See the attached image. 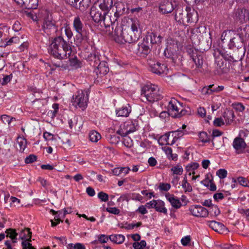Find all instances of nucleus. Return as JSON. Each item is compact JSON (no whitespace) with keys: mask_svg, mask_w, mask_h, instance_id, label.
<instances>
[{"mask_svg":"<svg viewBox=\"0 0 249 249\" xmlns=\"http://www.w3.org/2000/svg\"><path fill=\"white\" fill-rule=\"evenodd\" d=\"M215 63L217 66L222 71H225V68H226V63L222 59H219V58L216 59Z\"/></svg>","mask_w":249,"mask_h":249,"instance_id":"54","label":"nucleus"},{"mask_svg":"<svg viewBox=\"0 0 249 249\" xmlns=\"http://www.w3.org/2000/svg\"><path fill=\"white\" fill-rule=\"evenodd\" d=\"M72 26L76 33H81L82 31L86 30L84 25L79 16L74 17L72 22Z\"/></svg>","mask_w":249,"mask_h":249,"instance_id":"22","label":"nucleus"},{"mask_svg":"<svg viewBox=\"0 0 249 249\" xmlns=\"http://www.w3.org/2000/svg\"><path fill=\"white\" fill-rule=\"evenodd\" d=\"M167 136L168 137V145H173L177 141L176 137H174V134L172 132L166 133Z\"/></svg>","mask_w":249,"mask_h":249,"instance_id":"51","label":"nucleus"},{"mask_svg":"<svg viewBox=\"0 0 249 249\" xmlns=\"http://www.w3.org/2000/svg\"><path fill=\"white\" fill-rule=\"evenodd\" d=\"M168 137L167 136L166 133L161 136L158 139V143L160 145H168Z\"/></svg>","mask_w":249,"mask_h":249,"instance_id":"55","label":"nucleus"},{"mask_svg":"<svg viewBox=\"0 0 249 249\" xmlns=\"http://www.w3.org/2000/svg\"><path fill=\"white\" fill-rule=\"evenodd\" d=\"M189 211L191 214L195 217L206 218L209 216L208 210L199 205H194L190 206Z\"/></svg>","mask_w":249,"mask_h":249,"instance_id":"12","label":"nucleus"},{"mask_svg":"<svg viewBox=\"0 0 249 249\" xmlns=\"http://www.w3.org/2000/svg\"><path fill=\"white\" fill-rule=\"evenodd\" d=\"M77 34L75 41L78 45L84 46L89 44V38L86 30L82 31L81 33H77Z\"/></svg>","mask_w":249,"mask_h":249,"instance_id":"16","label":"nucleus"},{"mask_svg":"<svg viewBox=\"0 0 249 249\" xmlns=\"http://www.w3.org/2000/svg\"><path fill=\"white\" fill-rule=\"evenodd\" d=\"M50 54L59 60L69 58L72 52L70 43L59 36L54 37L48 48Z\"/></svg>","mask_w":249,"mask_h":249,"instance_id":"2","label":"nucleus"},{"mask_svg":"<svg viewBox=\"0 0 249 249\" xmlns=\"http://www.w3.org/2000/svg\"><path fill=\"white\" fill-rule=\"evenodd\" d=\"M20 7L23 8L31 9H36L38 6V0H15Z\"/></svg>","mask_w":249,"mask_h":249,"instance_id":"15","label":"nucleus"},{"mask_svg":"<svg viewBox=\"0 0 249 249\" xmlns=\"http://www.w3.org/2000/svg\"><path fill=\"white\" fill-rule=\"evenodd\" d=\"M146 38L147 42L150 41L151 44H156L160 42V36H157L153 33H149L146 36Z\"/></svg>","mask_w":249,"mask_h":249,"instance_id":"33","label":"nucleus"},{"mask_svg":"<svg viewBox=\"0 0 249 249\" xmlns=\"http://www.w3.org/2000/svg\"><path fill=\"white\" fill-rule=\"evenodd\" d=\"M233 108L237 111L243 112L245 110V107L240 103H234L232 105Z\"/></svg>","mask_w":249,"mask_h":249,"instance_id":"56","label":"nucleus"},{"mask_svg":"<svg viewBox=\"0 0 249 249\" xmlns=\"http://www.w3.org/2000/svg\"><path fill=\"white\" fill-rule=\"evenodd\" d=\"M109 240L117 244H121L125 240V237L121 234H114L109 236Z\"/></svg>","mask_w":249,"mask_h":249,"instance_id":"31","label":"nucleus"},{"mask_svg":"<svg viewBox=\"0 0 249 249\" xmlns=\"http://www.w3.org/2000/svg\"><path fill=\"white\" fill-rule=\"evenodd\" d=\"M190 241H191V237L190 235L185 236L183 237L181 239V244L183 246H188L190 244Z\"/></svg>","mask_w":249,"mask_h":249,"instance_id":"62","label":"nucleus"},{"mask_svg":"<svg viewBox=\"0 0 249 249\" xmlns=\"http://www.w3.org/2000/svg\"><path fill=\"white\" fill-rule=\"evenodd\" d=\"M186 52L190 56V60L195 64V69H201L203 64L201 54L191 46L186 47Z\"/></svg>","mask_w":249,"mask_h":249,"instance_id":"6","label":"nucleus"},{"mask_svg":"<svg viewBox=\"0 0 249 249\" xmlns=\"http://www.w3.org/2000/svg\"><path fill=\"white\" fill-rule=\"evenodd\" d=\"M64 29V32L66 36L68 37V39H70L73 36V33L70 27V24L68 21H66L64 24L63 26L61 28V30H62Z\"/></svg>","mask_w":249,"mask_h":249,"instance_id":"34","label":"nucleus"},{"mask_svg":"<svg viewBox=\"0 0 249 249\" xmlns=\"http://www.w3.org/2000/svg\"><path fill=\"white\" fill-rule=\"evenodd\" d=\"M89 140L93 142H97L101 139V134L96 130H91L89 134Z\"/></svg>","mask_w":249,"mask_h":249,"instance_id":"35","label":"nucleus"},{"mask_svg":"<svg viewBox=\"0 0 249 249\" xmlns=\"http://www.w3.org/2000/svg\"><path fill=\"white\" fill-rule=\"evenodd\" d=\"M154 209L158 212L163 213L166 215L167 214L168 211L165 207V203L160 199L155 200Z\"/></svg>","mask_w":249,"mask_h":249,"instance_id":"26","label":"nucleus"},{"mask_svg":"<svg viewBox=\"0 0 249 249\" xmlns=\"http://www.w3.org/2000/svg\"><path fill=\"white\" fill-rule=\"evenodd\" d=\"M32 232L29 229H24L19 233V238L22 240V249H35L30 243Z\"/></svg>","mask_w":249,"mask_h":249,"instance_id":"11","label":"nucleus"},{"mask_svg":"<svg viewBox=\"0 0 249 249\" xmlns=\"http://www.w3.org/2000/svg\"><path fill=\"white\" fill-rule=\"evenodd\" d=\"M67 249H86L84 245L80 243L76 244H69L67 246Z\"/></svg>","mask_w":249,"mask_h":249,"instance_id":"47","label":"nucleus"},{"mask_svg":"<svg viewBox=\"0 0 249 249\" xmlns=\"http://www.w3.org/2000/svg\"><path fill=\"white\" fill-rule=\"evenodd\" d=\"M148 64L150 71L157 74L166 73L168 71L167 66L165 64L161 63L152 59L148 60Z\"/></svg>","mask_w":249,"mask_h":249,"instance_id":"10","label":"nucleus"},{"mask_svg":"<svg viewBox=\"0 0 249 249\" xmlns=\"http://www.w3.org/2000/svg\"><path fill=\"white\" fill-rule=\"evenodd\" d=\"M113 6L112 0H102L99 5V8L103 11V13H110L111 8Z\"/></svg>","mask_w":249,"mask_h":249,"instance_id":"23","label":"nucleus"},{"mask_svg":"<svg viewBox=\"0 0 249 249\" xmlns=\"http://www.w3.org/2000/svg\"><path fill=\"white\" fill-rule=\"evenodd\" d=\"M124 126H126L128 133L133 132L139 128L138 124L136 121H127L124 122Z\"/></svg>","mask_w":249,"mask_h":249,"instance_id":"32","label":"nucleus"},{"mask_svg":"<svg viewBox=\"0 0 249 249\" xmlns=\"http://www.w3.org/2000/svg\"><path fill=\"white\" fill-rule=\"evenodd\" d=\"M199 167V164L197 162H192L186 166V171L189 172V175L195 174V170Z\"/></svg>","mask_w":249,"mask_h":249,"instance_id":"37","label":"nucleus"},{"mask_svg":"<svg viewBox=\"0 0 249 249\" xmlns=\"http://www.w3.org/2000/svg\"><path fill=\"white\" fill-rule=\"evenodd\" d=\"M175 18L179 23L184 24L190 22L191 15L185 11H183L182 9H178Z\"/></svg>","mask_w":249,"mask_h":249,"instance_id":"14","label":"nucleus"},{"mask_svg":"<svg viewBox=\"0 0 249 249\" xmlns=\"http://www.w3.org/2000/svg\"><path fill=\"white\" fill-rule=\"evenodd\" d=\"M103 18L102 19V25H104L106 28L112 27L114 29L115 22L119 17V14L117 12H110L107 14L103 13Z\"/></svg>","mask_w":249,"mask_h":249,"instance_id":"8","label":"nucleus"},{"mask_svg":"<svg viewBox=\"0 0 249 249\" xmlns=\"http://www.w3.org/2000/svg\"><path fill=\"white\" fill-rule=\"evenodd\" d=\"M88 99V95L80 90L73 95L71 103L75 107H79L84 110L87 107Z\"/></svg>","mask_w":249,"mask_h":249,"instance_id":"5","label":"nucleus"},{"mask_svg":"<svg viewBox=\"0 0 249 249\" xmlns=\"http://www.w3.org/2000/svg\"><path fill=\"white\" fill-rule=\"evenodd\" d=\"M6 233L7 234L6 236L10 238L13 243H16L17 242V236L18 235V233L16 232V231L14 229H8L6 231Z\"/></svg>","mask_w":249,"mask_h":249,"instance_id":"38","label":"nucleus"},{"mask_svg":"<svg viewBox=\"0 0 249 249\" xmlns=\"http://www.w3.org/2000/svg\"><path fill=\"white\" fill-rule=\"evenodd\" d=\"M97 65L96 70L97 74L105 75L109 71L108 66L106 62L102 61Z\"/></svg>","mask_w":249,"mask_h":249,"instance_id":"27","label":"nucleus"},{"mask_svg":"<svg viewBox=\"0 0 249 249\" xmlns=\"http://www.w3.org/2000/svg\"><path fill=\"white\" fill-rule=\"evenodd\" d=\"M41 29L47 36L53 35L58 31L57 26L55 25L52 17L49 15L44 18L41 25Z\"/></svg>","mask_w":249,"mask_h":249,"instance_id":"7","label":"nucleus"},{"mask_svg":"<svg viewBox=\"0 0 249 249\" xmlns=\"http://www.w3.org/2000/svg\"><path fill=\"white\" fill-rule=\"evenodd\" d=\"M88 58L89 61L94 62L93 66L94 67H96V65L100 61L98 53L96 52L95 51L92 52L90 53V54L88 55Z\"/></svg>","mask_w":249,"mask_h":249,"instance_id":"36","label":"nucleus"},{"mask_svg":"<svg viewBox=\"0 0 249 249\" xmlns=\"http://www.w3.org/2000/svg\"><path fill=\"white\" fill-rule=\"evenodd\" d=\"M234 148L238 151L244 150L246 147V143L244 139L241 137L235 138L232 143Z\"/></svg>","mask_w":249,"mask_h":249,"instance_id":"24","label":"nucleus"},{"mask_svg":"<svg viewBox=\"0 0 249 249\" xmlns=\"http://www.w3.org/2000/svg\"><path fill=\"white\" fill-rule=\"evenodd\" d=\"M123 143L127 147H131L133 145L132 140L127 135L123 136Z\"/></svg>","mask_w":249,"mask_h":249,"instance_id":"48","label":"nucleus"},{"mask_svg":"<svg viewBox=\"0 0 249 249\" xmlns=\"http://www.w3.org/2000/svg\"><path fill=\"white\" fill-rule=\"evenodd\" d=\"M216 175L220 179H224L227 177L228 172L225 169H219L216 171Z\"/></svg>","mask_w":249,"mask_h":249,"instance_id":"49","label":"nucleus"},{"mask_svg":"<svg viewBox=\"0 0 249 249\" xmlns=\"http://www.w3.org/2000/svg\"><path fill=\"white\" fill-rule=\"evenodd\" d=\"M236 35L244 41L249 39V27L240 28L238 29Z\"/></svg>","mask_w":249,"mask_h":249,"instance_id":"28","label":"nucleus"},{"mask_svg":"<svg viewBox=\"0 0 249 249\" xmlns=\"http://www.w3.org/2000/svg\"><path fill=\"white\" fill-rule=\"evenodd\" d=\"M201 183L211 191H213L216 190V186L213 181L212 176L210 174L205 175V179Z\"/></svg>","mask_w":249,"mask_h":249,"instance_id":"20","label":"nucleus"},{"mask_svg":"<svg viewBox=\"0 0 249 249\" xmlns=\"http://www.w3.org/2000/svg\"><path fill=\"white\" fill-rule=\"evenodd\" d=\"M136 212L142 214H145L148 213V211L146 209V207L145 205L140 206L136 210Z\"/></svg>","mask_w":249,"mask_h":249,"instance_id":"63","label":"nucleus"},{"mask_svg":"<svg viewBox=\"0 0 249 249\" xmlns=\"http://www.w3.org/2000/svg\"><path fill=\"white\" fill-rule=\"evenodd\" d=\"M214 85H210L208 87H205L202 89V93L204 95L211 94L213 93L212 88Z\"/></svg>","mask_w":249,"mask_h":249,"instance_id":"57","label":"nucleus"},{"mask_svg":"<svg viewBox=\"0 0 249 249\" xmlns=\"http://www.w3.org/2000/svg\"><path fill=\"white\" fill-rule=\"evenodd\" d=\"M150 52L149 46L144 42L139 44L137 53L138 55L145 57Z\"/></svg>","mask_w":249,"mask_h":249,"instance_id":"25","label":"nucleus"},{"mask_svg":"<svg viewBox=\"0 0 249 249\" xmlns=\"http://www.w3.org/2000/svg\"><path fill=\"white\" fill-rule=\"evenodd\" d=\"M175 8V5L172 1H164L159 6V11L163 14L171 13Z\"/></svg>","mask_w":249,"mask_h":249,"instance_id":"18","label":"nucleus"},{"mask_svg":"<svg viewBox=\"0 0 249 249\" xmlns=\"http://www.w3.org/2000/svg\"><path fill=\"white\" fill-rule=\"evenodd\" d=\"M238 211L240 213L245 216L249 220V209H244L243 208H239Z\"/></svg>","mask_w":249,"mask_h":249,"instance_id":"64","label":"nucleus"},{"mask_svg":"<svg viewBox=\"0 0 249 249\" xmlns=\"http://www.w3.org/2000/svg\"><path fill=\"white\" fill-rule=\"evenodd\" d=\"M146 246V243L144 240L140 242H135L133 244V247L134 249H143Z\"/></svg>","mask_w":249,"mask_h":249,"instance_id":"43","label":"nucleus"},{"mask_svg":"<svg viewBox=\"0 0 249 249\" xmlns=\"http://www.w3.org/2000/svg\"><path fill=\"white\" fill-rule=\"evenodd\" d=\"M234 18L240 23H246L249 20V11L245 8H238L235 11Z\"/></svg>","mask_w":249,"mask_h":249,"instance_id":"13","label":"nucleus"},{"mask_svg":"<svg viewBox=\"0 0 249 249\" xmlns=\"http://www.w3.org/2000/svg\"><path fill=\"white\" fill-rule=\"evenodd\" d=\"M151 144L152 143L149 141L147 140H144L140 143V146L141 149L140 150L142 151V153H145L147 148H148Z\"/></svg>","mask_w":249,"mask_h":249,"instance_id":"42","label":"nucleus"},{"mask_svg":"<svg viewBox=\"0 0 249 249\" xmlns=\"http://www.w3.org/2000/svg\"><path fill=\"white\" fill-rule=\"evenodd\" d=\"M244 42V41L236 35L234 37L230 39L228 46L230 49H233V48H239L243 46Z\"/></svg>","mask_w":249,"mask_h":249,"instance_id":"21","label":"nucleus"},{"mask_svg":"<svg viewBox=\"0 0 249 249\" xmlns=\"http://www.w3.org/2000/svg\"><path fill=\"white\" fill-rule=\"evenodd\" d=\"M138 21L132 18L127 20L122 25H117L112 33L114 41L119 44L135 42L139 38L138 27Z\"/></svg>","mask_w":249,"mask_h":249,"instance_id":"1","label":"nucleus"},{"mask_svg":"<svg viewBox=\"0 0 249 249\" xmlns=\"http://www.w3.org/2000/svg\"><path fill=\"white\" fill-rule=\"evenodd\" d=\"M16 147L20 153L27 154L29 149L27 147V141L23 137H18L17 139Z\"/></svg>","mask_w":249,"mask_h":249,"instance_id":"19","label":"nucleus"},{"mask_svg":"<svg viewBox=\"0 0 249 249\" xmlns=\"http://www.w3.org/2000/svg\"><path fill=\"white\" fill-rule=\"evenodd\" d=\"M181 186L185 192H191L192 191V187L190 184L187 182L186 177L184 178L181 183Z\"/></svg>","mask_w":249,"mask_h":249,"instance_id":"40","label":"nucleus"},{"mask_svg":"<svg viewBox=\"0 0 249 249\" xmlns=\"http://www.w3.org/2000/svg\"><path fill=\"white\" fill-rule=\"evenodd\" d=\"M225 124L221 118H216L213 121V125L215 126H221Z\"/></svg>","mask_w":249,"mask_h":249,"instance_id":"61","label":"nucleus"},{"mask_svg":"<svg viewBox=\"0 0 249 249\" xmlns=\"http://www.w3.org/2000/svg\"><path fill=\"white\" fill-rule=\"evenodd\" d=\"M199 139L203 142H207L210 141V137L206 132H201L199 134Z\"/></svg>","mask_w":249,"mask_h":249,"instance_id":"45","label":"nucleus"},{"mask_svg":"<svg viewBox=\"0 0 249 249\" xmlns=\"http://www.w3.org/2000/svg\"><path fill=\"white\" fill-rule=\"evenodd\" d=\"M90 15L95 22L100 23L102 25L103 12L101 9L93 6L91 8Z\"/></svg>","mask_w":249,"mask_h":249,"instance_id":"17","label":"nucleus"},{"mask_svg":"<svg viewBox=\"0 0 249 249\" xmlns=\"http://www.w3.org/2000/svg\"><path fill=\"white\" fill-rule=\"evenodd\" d=\"M98 197L102 202H107L108 200V195L104 192H100L97 195Z\"/></svg>","mask_w":249,"mask_h":249,"instance_id":"59","label":"nucleus"},{"mask_svg":"<svg viewBox=\"0 0 249 249\" xmlns=\"http://www.w3.org/2000/svg\"><path fill=\"white\" fill-rule=\"evenodd\" d=\"M43 137L46 141H53L56 140V137L55 135L47 131H45L43 133Z\"/></svg>","mask_w":249,"mask_h":249,"instance_id":"53","label":"nucleus"},{"mask_svg":"<svg viewBox=\"0 0 249 249\" xmlns=\"http://www.w3.org/2000/svg\"><path fill=\"white\" fill-rule=\"evenodd\" d=\"M98 241L101 243H106L109 239V236L105 234H98L96 236Z\"/></svg>","mask_w":249,"mask_h":249,"instance_id":"52","label":"nucleus"},{"mask_svg":"<svg viewBox=\"0 0 249 249\" xmlns=\"http://www.w3.org/2000/svg\"><path fill=\"white\" fill-rule=\"evenodd\" d=\"M142 95L149 102H154L162 98V91L158 86L153 84L144 85L142 89Z\"/></svg>","mask_w":249,"mask_h":249,"instance_id":"4","label":"nucleus"},{"mask_svg":"<svg viewBox=\"0 0 249 249\" xmlns=\"http://www.w3.org/2000/svg\"><path fill=\"white\" fill-rule=\"evenodd\" d=\"M116 133L122 137L125 136L128 134L126 126H124V123L121 124Z\"/></svg>","mask_w":249,"mask_h":249,"instance_id":"41","label":"nucleus"},{"mask_svg":"<svg viewBox=\"0 0 249 249\" xmlns=\"http://www.w3.org/2000/svg\"><path fill=\"white\" fill-rule=\"evenodd\" d=\"M183 104L175 98H171L168 102L167 108L168 114L173 118H180L191 113L190 108L183 107Z\"/></svg>","mask_w":249,"mask_h":249,"instance_id":"3","label":"nucleus"},{"mask_svg":"<svg viewBox=\"0 0 249 249\" xmlns=\"http://www.w3.org/2000/svg\"><path fill=\"white\" fill-rule=\"evenodd\" d=\"M131 111V107L127 104V106L123 107L118 109H116V114L118 117H127Z\"/></svg>","mask_w":249,"mask_h":249,"instance_id":"29","label":"nucleus"},{"mask_svg":"<svg viewBox=\"0 0 249 249\" xmlns=\"http://www.w3.org/2000/svg\"><path fill=\"white\" fill-rule=\"evenodd\" d=\"M20 43V39L18 36H14L9 39L6 41V43L4 45V47L6 46L11 45L13 44H19Z\"/></svg>","mask_w":249,"mask_h":249,"instance_id":"44","label":"nucleus"},{"mask_svg":"<svg viewBox=\"0 0 249 249\" xmlns=\"http://www.w3.org/2000/svg\"><path fill=\"white\" fill-rule=\"evenodd\" d=\"M234 117L233 111L231 110L224 111L223 114L224 121L226 124H231L233 122Z\"/></svg>","mask_w":249,"mask_h":249,"instance_id":"30","label":"nucleus"},{"mask_svg":"<svg viewBox=\"0 0 249 249\" xmlns=\"http://www.w3.org/2000/svg\"><path fill=\"white\" fill-rule=\"evenodd\" d=\"M165 197L172 206L175 209H179L182 206L186 205L188 203L187 197L184 195H182L180 198H178L173 195L167 194L165 195Z\"/></svg>","mask_w":249,"mask_h":249,"instance_id":"9","label":"nucleus"},{"mask_svg":"<svg viewBox=\"0 0 249 249\" xmlns=\"http://www.w3.org/2000/svg\"><path fill=\"white\" fill-rule=\"evenodd\" d=\"M171 170L174 175H181L183 172V168L181 167V166L179 165H177L173 167L171 169Z\"/></svg>","mask_w":249,"mask_h":249,"instance_id":"46","label":"nucleus"},{"mask_svg":"<svg viewBox=\"0 0 249 249\" xmlns=\"http://www.w3.org/2000/svg\"><path fill=\"white\" fill-rule=\"evenodd\" d=\"M157 148L155 146L153 145V144H151L149 147L147 148V150L145 151L146 154H156V151H157Z\"/></svg>","mask_w":249,"mask_h":249,"instance_id":"60","label":"nucleus"},{"mask_svg":"<svg viewBox=\"0 0 249 249\" xmlns=\"http://www.w3.org/2000/svg\"><path fill=\"white\" fill-rule=\"evenodd\" d=\"M216 231L221 234H225L228 232V230L223 224L219 223V225Z\"/></svg>","mask_w":249,"mask_h":249,"instance_id":"58","label":"nucleus"},{"mask_svg":"<svg viewBox=\"0 0 249 249\" xmlns=\"http://www.w3.org/2000/svg\"><path fill=\"white\" fill-rule=\"evenodd\" d=\"M186 131V130H183L181 128H179L177 130L172 131V132L174 134V137H176L178 141L185 134Z\"/></svg>","mask_w":249,"mask_h":249,"instance_id":"50","label":"nucleus"},{"mask_svg":"<svg viewBox=\"0 0 249 249\" xmlns=\"http://www.w3.org/2000/svg\"><path fill=\"white\" fill-rule=\"evenodd\" d=\"M208 210L209 211V214H210L213 217H216L220 213L218 206L216 205H212Z\"/></svg>","mask_w":249,"mask_h":249,"instance_id":"39","label":"nucleus"}]
</instances>
